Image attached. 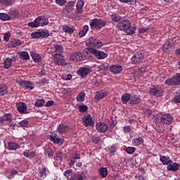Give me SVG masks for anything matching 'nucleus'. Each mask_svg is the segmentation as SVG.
Returning <instances> with one entry per match:
<instances>
[{
  "mask_svg": "<svg viewBox=\"0 0 180 180\" xmlns=\"http://www.w3.org/2000/svg\"><path fill=\"white\" fill-rule=\"evenodd\" d=\"M53 60L56 65H63L65 63V59H64V56H63L61 53L55 54Z\"/></svg>",
  "mask_w": 180,
  "mask_h": 180,
  "instance_id": "13",
  "label": "nucleus"
},
{
  "mask_svg": "<svg viewBox=\"0 0 180 180\" xmlns=\"http://www.w3.org/2000/svg\"><path fill=\"white\" fill-rule=\"evenodd\" d=\"M108 56L109 55L104 51L98 50V49L94 48V57H96L97 60H105V58H108Z\"/></svg>",
  "mask_w": 180,
  "mask_h": 180,
  "instance_id": "12",
  "label": "nucleus"
},
{
  "mask_svg": "<svg viewBox=\"0 0 180 180\" xmlns=\"http://www.w3.org/2000/svg\"><path fill=\"white\" fill-rule=\"evenodd\" d=\"M39 171L40 178H46L47 176V169L46 167H39Z\"/></svg>",
  "mask_w": 180,
  "mask_h": 180,
  "instance_id": "40",
  "label": "nucleus"
},
{
  "mask_svg": "<svg viewBox=\"0 0 180 180\" xmlns=\"http://www.w3.org/2000/svg\"><path fill=\"white\" fill-rule=\"evenodd\" d=\"M57 130L60 134H64L65 133H68L70 131V127L64 124H60L57 128Z\"/></svg>",
  "mask_w": 180,
  "mask_h": 180,
  "instance_id": "21",
  "label": "nucleus"
},
{
  "mask_svg": "<svg viewBox=\"0 0 180 180\" xmlns=\"http://www.w3.org/2000/svg\"><path fill=\"white\" fill-rule=\"evenodd\" d=\"M19 125L20 126V127H27V126H29V121L23 120L20 122Z\"/></svg>",
  "mask_w": 180,
  "mask_h": 180,
  "instance_id": "57",
  "label": "nucleus"
},
{
  "mask_svg": "<svg viewBox=\"0 0 180 180\" xmlns=\"http://www.w3.org/2000/svg\"><path fill=\"white\" fill-rule=\"evenodd\" d=\"M9 39H11V32L5 33L4 36V39L5 41H9Z\"/></svg>",
  "mask_w": 180,
  "mask_h": 180,
  "instance_id": "62",
  "label": "nucleus"
},
{
  "mask_svg": "<svg viewBox=\"0 0 180 180\" xmlns=\"http://www.w3.org/2000/svg\"><path fill=\"white\" fill-rule=\"evenodd\" d=\"M149 92L153 96H162L164 95V89L161 86H152L150 88Z\"/></svg>",
  "mask_w": 180,
  "mask_h": 180,
  "instance_id": "6",
  "label": "nucleus"
},
{
  "mask_svg": "<svg viewBox=\"0 0 180 180\" xmlns=\"http://www.w3.org/2000/svg\"><path fill=\"white\" fill-rule=\"evenodd\" d=\"M180 165L176 162H174L172 160V162H169V165L167 167V171H172L173 172H176V171H179Z\"/></svg>",
  "mask_w": 180,
  "mask_h": 180,
  "instance_id": "16",
  "label": "nucleus"
},
{
  "mask_svg": "<svg viewBox=\"0 0 180 180\" xmlns=\"http://www.w3.org/2000/svg\"><path fill=\"white\" fill-rule=\"evenodd\" d=\"M44 103H46V101L43 98H39L36 101L34 105L37 108H43V106H44Z\"/></svg>",
  "mask_w": 180,
  "mask_h": 180,
  "instance_id": "44",
  "label": "nucleus"
},
{
  "mask_svg": "<svg viewBox=\"0 0 180 180\" xmlns=\"http://www.w3.org/2000/svg\"><path fill=\"white\" fill-rule=\"evenodd\" d=\"M108 96V93L103 90L96 92L94 99L96 101H101V99H103V98H106Z\"/></svg>",
  "mask_w": 180,
  "mask_h": 180,
  "instance_id": "22",
  "label": "nucleus"
},
{
  "mask_svg": "<svg viewBox=\"0 0 180 180\" xmlns=\"http://www.w3.org/2000/svg\"><path fill=\"white\" fill-rule=\"evenodd\" d=\"M54 51L55 53H58V54H60V53H63L64 51V47L61 45H55Z\"/></svg>",
  "mask_w": 180,
  "mask_h": 180,
  "instance_id": "48",
  "label": "nucleus"
},
{
  "mask_svg": "<svg viewBox=\"0 0 180 180\" xmlns=\"http://www.w3.org/2000/svg\"><path fill=\"white\" fill-rule=\"evenodd\" d=\"M106 21L101 18H94L89 21V26L91 29H96L101 30L103 27L106 26Z\"/></svg>",
  "mask_w": 180,
  "mask_h": 180,
  "instance_id": "4",
  "label": "nucleus"
},
{
  "mask_svg": "<svg viewBox=\"0 0 180 180\" xmlns=\"http://www.w3.org/2000/svg\"><path fill=\"white\" fill-rule=\"evenodd\" d=\"M62 30L64 33H68V34L74 33V29L67 25H63Z\"/></svg>",
  "mask_w": 180,
  "mask_h": 180,
  "instance_id": "33",
  "label": "nucleus"
},
{
  "mask_svg": "<svg viewBox=\"0 0 180 180\" xmlns=\"http://www.w3.org/2000/svg\"><path fill=\"white\" fill-rule=\"evenodd\" d=\"M111 20H112V22H120V20H122V16H120L119 14L117 13H114V14H111L110 15Z\"/></svg>",
  "mask_w": 180,
  "mask_h": 180,
  "instance_id": "42",
  "label": "nucleus"
},
{
  "mask_svg": "<svg viewBox=\"0 0 180 180\" xmlns=\"http://www.w3.org/2000/svg\"><path fill=\"white\" fill-rule=\"evenodd\" d=\"M70 61H81L83 60L82 53L74 52L70 55Z\"/></svg>",
  "mask_w": 180,
  "mask_h": 180,
  "instance_id": "14",
  "label": "nucleus"
},
{
  "mask_svg": "<svg viewBox=\"0 0 180 180\" xmlns=\"http://www.w3.org/2000/svg\"><path fill=\"white\" fill-rule=\"evenodd\" d=\"M85 92H80L78 94V95L76 96V101L77 102H84L85 101Z\"/></svg>",
  "mask_w": 180,
  "mask_h": 180,
  "instance_id": "41",
  "label": "nucleus"
},
{
  "mask_svg": "<svg viewBox=\"0 0 180 180\" xmlns=\"http://www.w3.org/2000/svg\"><path fill=\"white\" fill-rule=\"evenodd\" d=\"M143 60H144V54L141 52H137L132 56L131 62V64L136 65L137 64H140Z\"/></svg>",
  "mask_w": 180,
  "mask_h": 180,
  "instance_id": "10",
  "label": "nucleus"
},
{
  "mask_svg": "<svg viewBox=\"0 0 180 180\" xmlns=\"http://www.w3.org/2000/svg\"><path fill=\"white\" fill-rule=\"evenodd\" d=\"M39 36L41 39H46V37H49V36H50L49 30L44 29V30H39Z\"/></svg>",
  "mask_w": 180,
  "mask_h": 180,
  "instance_id": "34",
  "label": "nucleus"
},
{
  "mask_svg": "<svg viewBox=\"0 0 180 180\" xmlns=\"http://www.w3.org/2000/svg\"><path fill=\"white\" fill-rule=\"evenodd\" d=\"M92 72V70L88 67H81L77 72V75H79L81 78H85L88 77L89 74Z\"/></svg>",
  "mask_w": 180,
  "mask_h": 180,
  "instance_id": "9",
  "label": "nucleus"
},
{
  "mask_svg": "<svg viewBox=\"0 0 180 180\" xmlns=\"http://www.w3.org/2000/svg\"><path fill=\"white\" fill-rule=\"evenodd\" d=\"M19 56L21 60H25V61L30 60V56H29V53L27 51H21L19 53Z\"/></svg>",
  "mask_w": 180,
  "mask_h": 180,
  "instance_id": "32",
  "label": "nucleus"
},
{
  "mask_svg": "<svg viewBox=\"0 0 180 180\" xmlns=\"http://www.w3.org/2000/svg\"><path fill=\"white\" fill-rule=\"evenodd\" d=\"M89 30V26L84 25L81 31L79 32V37H84L86 33H88V31Z\"/></svg>",
  "mask_w": 180,
  "mask_h": 180,
  "instance_id": "36",
  "label": "nucleus"
},
{
  "mask_svg": "<svg viewBox=\"0 0 180 180\" xmlns=\"http://www.w3.org/2000/svg\"><path fill=\"white\" fill-rule=\"evenodd\" d=\"M63 157L64 153H63V152H57L54 157V160H56V161H63Z\"/></svg>",
  "mask_w": 180,
  "mask_h": 180,
  "instance_id": "47",
  "label": "nucleus"
},
{
  "mask_svg": "<svg viewBox=\"0 0 180 180\" xmlns=\"http://www.w3.org/2000/svg\"><path fill=\"white\" fill-rule=\"evenodd\" d=\"M117 27L120 30H122L127 34H134L136 33V27L137 25H134L131 27V22L129 20H122L117 24Z\"/></svg>",
  "mask_w": 180,
  "mask_h": 180,
  "instance_id": "2",
  "label": "nucleus"
},
{
  "mask_svg": "<svg viewBox=\"0 0 180 180\" xmlns=\"http://www.w3.org/2000/svg\"><path fill=\"white\" fill-rule=\"evenodd\" d=\"M8 94V87L5 84H0V96H4Z\"/></svg>",
  "mask_w": 180,
  "mask_h": 180,
  "instance_id": "38",
  "label": "nucleus"
},
{
  "mask_svg": "<svg viewBox=\"0 0 180 180\" xmlns=\"http://www.w3.org/2000/svg\"><path fill=\"white\" fill-rule=\"evenodd\" d=\"M19 85L23 88H26V89H34V86H33V83H32V82L21 80L19 82Z\"/></svg>",
  "mask_w": 180,
  "mask_h": 180,
  "instance_id": "17",
  "label": "nucleus"
},
{
  "mask_svg": "<svg viewBox=\"0 0 180 180\" xmlns=\"http://www.w3.org/2000/svg\"><path fill=\"white\" fill-rule=\"evenodd\" d=\"M96 129L99 133H105L108 130V127L103 122H98L96 125Z\"/></svg>",
  "mask_w": 180,
  "mask_h": 180,
  "instance_id": "19",
  "label": "nucleus"
},
{
  "mask_svg": "<svg viewBox=\"0 0 180 180\" xmlns=\"http://www.w3.org/2000/svg\"><path fill=\"white\" fill-rule=\"evenodd\" d=\"M98 173L100 174L101 178H106V176H108V168L101 167L98 169Z\"/></svg>",
  "mask_w": 180,
  "mask_h": 180,
  "instance_id": "35",
  "label": "nucleus"
},
{
  "mask_svg": "<svg viewBox=\"0 0 180 180\" xmlns=\"http://www.w3.org/2000/svg\"><path fill=\"white\" fill-rule=\"evenodd\" d=\"M173 102L176 104L180 103V89L176 92V94L173 98Z\"/></svg>",
  "mask_w": 180,
  "mask_h": 180,
  "instance_id": "46",
  "label": "nucleus"
},
{
  "mask_svg": "<svg viewBox=\"0 0 180 180\" xmlns=\"http://www.w3.org/2000/svg\"><path fill=\"white\" fill-rule=\"evenodd\" d=\"M17 110L21 115H26L27 113V105H26V103L20 102L17 105Z\"/></svg>",
  "mask_w": 180,
  "mask_h": 180,
  "instance_id": "15",
  "label": "nucleus"
},
{
  "mask_svg": "<svg viewBox=\"0 0 180 180\" xmlns=\"http://www.w3.org/2000/svg\"><path fill=\"white\" fill-rule=\"evenodd\" d=\"M49 25V18L44 15H40L37 18L34 22H29L27 25L29 27H44Z\"/></svg>",
  "mask_w": 180,
  "mask_h": 180,
  "instance_id": "3",
  "label": "nucleus"
},
{
  "mask_svg": "<svg viewBox=\"0 0 180 180\" xmlns=\"http://www.w3.org/2000/svg\"><path fill=\"white\" fill-rule=\"evenodd\" d=\"M82 120L85 127H88V126H90L91 127H94L95 126V122H94V120L92 119V116L91 115V114L84 115L82 118Z\"/></svg>",
  "mask_w": 180,
  "mask_h": 180,
  "instance_id": "8",
  "label": "nucleus"
},
{
  "mask_svg": "<svg viewBox=\"0 0 180 180\" xmlns=\"http://www.w3.org/2000/svg\"><path fill=\"white\" fill-rule=\"evenodd\" d=\"M125 151L127 153V154H133L134 151H136V148L129 146L126 148Z\"/></svg>",
  "mask_w": 180,
  "mask_h": 180,
  "instance_id": "55",
  "label": "nucleus"
},
{
  "mask_svg": "<svg viewBox=\"0 0 180 180\" xmlns=\"http://www.w3.org/2000/svg\"><path fill=\"white\" fill-rule=\"evenodd\" d=\"M0 20L4 22H8V20H11V17L9 16V14L1 13H0Z\"/></svg>",
  "mask_w": 180,
  "mask_h": 180,
  "instance_id": "43",
  "label": "nucleus"
},
{
  "mask_svg": "<svg viewBox=\"0 0 180 180\" xmlns=\"http://www.w3.org/2000/svg\"><path fill=\"white\" fill-rule=\"evenodd\" d=\"M12 113H5L2 117H0V126L4 124V122H12Z\"/></svg>",
  "mask_w": 180,
  "mask_h": 180,
  "instance_id": "20",
  "label": "nucleus"
},
{
  "mask_svg": "<svg viewBox=\"0 0 180 180\" xmlns=\"http://www.w3.org/2000/svg\"><path fill=\"white\" fill-rule=\"evenodd\" d=\"M86 44L89 48L84 50L82 56L86 60H89L94 57L95 49H101L103 46V42L94 37H90L86 41Z\"/></svg>",
  "mask_w": 180,
  "mask_h": 180,
  "instance_id": "1",
  "label": "nucleus"
},
{
  "mask_svg": "<svg viewBox=\"0 0 180 180\" xmlns=\"http://www.w3.org/2000/svg\"><path fill=\"white\" fill-rule=\"evenodd\" d=\"M23 154L26 158H33L36 157V152L34 150H26L23 152Z\"/></svg>",
  "mask_w": 180,
  "mask_h": 180,
  "instance_id": "30",
  "label": "nucleus"
},
{
  "mask_svg": "<svg viewBox=\"0 0 180 180\" xmlns=\"http://www.w3.org/2000/svg\"><path fill=\"white\" fill-rule=\"evenodd\" d=\"M67 16L70 19H75V18H78V16H77V14L75 13H74L72 11L67 12Z\"/></svg>",
  "mask_w": 180,
  "mask_h": 180,
  "instance_id": "58",
  "label": "nucleus"
},
{
  "mask_svg": "<svg viewBox=\"0 0 180 180\" xmlns=\"http://www.w3.org/2000/svg\"><path fill=\"white\" fill-rule=\"evenodd\" d=\"M165 85H167L169 86L180 85V73H176L173 75L172 77L167 79L165 81Z\"/></svg>",
  "mask_w": 180,
  "mask_h": 180,
  "instance_id": "5",
  "label": "nucleus"
},
{
  "mask_svg": "<svg viewBox=\"0 0 180 180\" xmlns=\"http://www.w3.org/2000/svg\"><path fill=\"white\" fill-rule=\"evenodd\" d=\"M70 180H84V177L82 176V174H77L72 176Z\"/></svg>",
  "mask_w": 180,
  "mask_h": 180,
  "instance_id": "54",
  "label": "nucleus"
},
{
  "mask_svg": "<svg viewBox=\"0 0 180 180\" xmlns=\"http://www.w3.org/2000/svg\"><path fill=\"white\" fill-rule=\"evenodd\" d=\"M8 150L13 151V150H18L20 148V146L16 142H9L8 143Z\"/></svg>",
  "mask_w": 180,
  "mask_h": 180,
  "instance_id": "27",
  "label": "nucleus"
},
{
  "mask_svg": "<svg viewBox=\"0 0 180 180\" xmlns=\"http://www.w3.org/2000/svg\"><path fill=\"white\" fill-rule=\"evenodd\" d=\"M63 78L65 81H71L72 79V75L71 74L65 75Z\"/></svg>",
  "mask_w": 180,
  "mask_h": 180,
  "instance_id": "61",
  "label": "nucleus"
},
{
  "mask_svg": "<svg viewBox=\"0 0 180 180\" xmlns=\"http://www.w3.org/2000/svg\"><path fill=\"white\" fill-rule=\"evenodd\" d=\"M15 0H0V4H2L5 6H11V5H13Z\"/></svg>",
  "mask_w": 180,
  "mask_h": 180,
  "instance_id": "45",
  "label": "nucleus"
},
{
  "mask_svg": "<svg viewBox=\"0 0 180 180\" xmlns=\"http://www.w3.org/2000/svg\"><path fill=\"white\" fill-rule=\"evenodd\" d=\"M74 8H75V1H69L66 4L65 9L66 12H72L74 11Z\"/></svg>",
  "mask_w": 180,
  "mask_h": 180,
  "instance_id": "26",
  "label": "nucleus"
},
{
  "mask_svg": "<svg viewBox=\"0 0 180 180\" xmlns=\"http://www.w3.org/2000/svg\"><path fill=\"white\" fill-rule=\"evenodd\" d=\"M101 138L100 136H93L91 137V142L93 144H99L101 143Z\"/></svg>",
  "mask_w": 180,
  "mask_h": 180,
  "instance_id": "50",
  "label": "nucleus"
},
{
  "mask_svg": "<svg viewBox=\"0 0 180 180\" xmlns=\"http://www.w3.org/2000/svg\"><path fill=\"white\" fill-rule=\"evenodd\" d=\"M143 143H144V139H143L142 137L136 138L132 140V144L134 147H139V146H141Z\"/></svg>",
  "mask_w": 180,
  "mask_h": 180,
  "instance_id": "28",
  "label": "nucleus"
},
{
  "mask_svg": "<svg viewBox=\"0 0 180 180\" xmlns=\"http://www.w3.org/2000/svg\"><path fill=\"white\" fill-rule=\"evenodd\" d=\"M98 69L99 70V71H105V70H108V66L103 63L98 66Z\"/></svg>",
  "mask_w": 180,
  "mask_h": 180,
  "instance_id": "60",
  "label": "nucleus"
},
{
  "mask_svg": "<svg viewBox=\"0 0 180 180\" xmlns=\"http://www.w3.org/2000/svg\"><path fill=\"white\" fill-rule=\"evenodd\" d=\"M4 67L5 70H8V68H11V67H12V62L11 58H7L4 60Z\"/></svg>",
  "mask_w": 180,
  "mask_h": 180,
  "instance_id": "37",
  "label": "nucleus"
},
{
  "mask_svg": "<svg viewBox=\"0 0 180 180\" xmlns=\"http://www.w3.org/2000/svg\"><path fill=\"white\" fill-rule=\"evenodd\" d=\"M160 161L163 165H169V162H172V160H171L169 156L162 155H160Z\"/></svg>",
  "mask_w": 180,
  "mask_h": 180,
  "instance_id": "23",
  "label": "nucleus"
},
{
  "mask_svg": "<svg viewBox=\"0 0 180 180\" xmlns=\"http://www.w3.org/2000/svg\"><path fill=\"white\" fill-rule=\"evenodd\" d=\"M131 95H130V94H124L122 96L121 100L122 103H127V102H129V101H130Z\"/></svg>",
  "mask_w": 180,
  "mask_h": 180,
  "instance_id": "39",
  "label": "nucleus"
},
{
  "mask_svg": "<svg viewBox=\"0 0 180 180\" xmlns=\"http://www.w3.org/2000/svg\"><path fill=\"white\" fill-rule=\"evenodd\" d=\"M159 119L160 120V123H163V124H171L174 122V117L171 114L160 115Z\"/></svg>",
  "mask_w": 180,
  "mask_h": 180,
  "instance_id": "7",
  "label": "nucleus"
},
{
  "mask_svg": "<svg viewBox=\"0 0 180 180\" xmlns=\"http://www.w3.org/2000/svg\"><path fill=\"white\" fill-rule=\"evenodd\" d=\"M110 71L112 74H120L123 71V67L120 65H112L110 67Z\"/></svg>",
  "mask_w": 180,
  "mask_h": 180,
  "instance_id": "18",
  "label": "nucleus"
},
{
  "mask_svg": "<svg viewBox=\"0 0 180 180\" xmlns=\"http://www.w3.org/2000/svg\"><path fill=\"white\" fill-rule=\"evenodd\" d=\"M108 150L110 151V154H115L117 151V146L113 144L108 146Z\"/></svg>",
  "mask_w": 180,
  "mask_h": 180,
  "instance_id": "51",
  "label": "nucleus"
},
{
  "mask_svg": "<svg viewBox=\"0 0 180 180\" xmlns=\"http://www.w3.org/2000/svg\"><path fill=\"white\" fill-rule=\"evenodd\" d=\"M45 155H47L49 158H51L54 155V151L51 148H47L44 150Z\"/></svg>",
  "mask_w": 180,
  "mask_h": 180,
  "instance_id": "49",
  "label": "nucleus"
},
{
  "mask_svg": "<svg viewBox=\"0 0 180 180\" xmlns=\"http://www.w3.org/2000/svg\"><path fill=\"white\" fill-rule=\"evenodd\" d=\"M50 140L51 141H53L54 144H60V143H61V141H63V139L58 138L57 134H56L50 135Z\"/></svg>",
  "mask_w": 180,
  "mask_h": 180,
  "instance_id": "31",
  "label": "nucleus"
},
{
  "mask_svg": "<svg viewBox=\"0 0 180 180\" xmlns=\"http://www.w3.org/2000/svg\"><path fill=\"white\" fill-rule=\"evenodd\" d=\"M32 39H41L40 31H35L30 34Z\"/></svg>",
  "mask_w": 180,
  "mask_h": 180,
  "instance_id": "53",
  "label": "nucleus"
},
{
  "mask_svg": "<svg viewBox=\"0 0 180 180\" xmlns=\"http://www.w3.org/2000/svg\"><path fill=\"white\" fill-rule=\"evenodd\" d=\"M84 5H85V2L84 1V0L77 1L75 11V14L77 18H81V14L82 13V12H84V11L82 10V8H84Z\"/></svg>",
  "mask_w": 180,
  "mask_h": 180,
  "instance_id": "11",
  "label": "nucleus"
},
{
  "mask_svg": "<svg viewBox=\"0 0 180 180\" xmlns=\"http://www.w3.org/2000/svg\"><path fill=\"white\" fill-rule=\"evenodd\" d=\"M108 124L110 126L111 129H113L116 124H117V122L115 121L112 118H110L108 120Z\"/></svg>",
  "mask_w": 180,
  "mask_h": 180,
  "instance_id": "56",
  "label": "nucleus"
},
{
  "mask_svg": "<svg viewBox=\"0 0 180 180\" xmlns=\"http://www.w3.org/2000/svg\"><path fill=\"white\" fill-rule=\"evenodd\" d=\"M129 102L131 105H139V103L140 102V96L136 94L131 95V98Z\"/></svg>",
  "mask_w": 180,
  "mask_h": 180,
  "instance_id": "25",
  "label": "nucleus"
},
{
  "mask_svg": "<svg viewBox=\"0 0 180 180\" xmlns=\"http://www.w3.org/2000/svg\"><path fill=\"white\" fill-rule=\"evenodd\" d=\"M55 2L59 6H64L67 4V0H55Z\"/></svg>",
  "mask_w": 180,
  "mask_h": 180,
  "instance_id": "59",
  "label": "nucleus"
},
{
  "mask_svg": "<svg viewBox=\"0 0 180 180\" xmlns=\"http://www.w3.org/2000/svg\"><path fill=\"white\" fill-rule=\"evenodd\" d=\"M123 131L125 133V134L130 133V131H131V128H130V126H125L123 127Z\"/></svg>",
  "mask_w": 180,
  "mask_h": 180,
  "instance_id": "63",
  "label": "nucleus"
},
{
  "mask_svg": "<svg viewBox=\"0 0 180 180\" xmlns=\"http://www.w3.org/2000/svg\"><path fill=\"white\" fill-rule=\"evenodd\" d=\"M30 56L34 63H40L41 61V56L36 52H31Z\"/></svg>",
  "mask_w": 180,
  "mask_h": 180,
  "instance_id": "29",
  "label": "nucleus"
},
{
  "mask_svg": "<svg viewBox=\"0 0 180 180\" xmlns=\"http://www.w3.org/2000/svg\"><path fill=\"white\" fill-rule=\"evenodd\" d=\"M54 105V101L51 100L49 101H47L45 104L46 108H50Z\"/></svg>",
  "mask_w": 180,
  "mask_h": 180,
  "instance_id": "64",
  "label": "nucleus"
},
{
  "mask_svg": "<svg viewBox=\"0 0 180 180\" xmlns=\"http://www.w3.org/2000/svg\"><path fill=\"white\" fill-rule=\"evenodd\" d=\"M20 13L18 11V10L10 9L8 11V15L10 17V20L11 19H16V18H19Z\"/></svg>",
  "mask_w": 180,
  "mask_h": 180,
  "instance_id": "24",
  "label": "nucleus"
},
{
  "mask_svg": "<svg viewBox=\"0 0 180 180\" xmlns=\"http://www.w3.org/2000/svg\"><path fill=\"white\" fill-rule=\"evenodd\" d=\"M79 111L81 113H85V112H88V105H79Z\"/></svg>",
  "mask_w": 180,
  "mask_h": 180,
  "instance_id": "52",
  "label": "nucleus"
}]
</instances>
